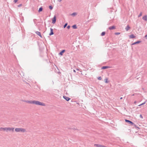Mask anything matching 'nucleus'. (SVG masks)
I'll return each instance as SVG.
<instances>
[{
    "instance_id": "obj_15",
    "label": "nucleus",
    "mask_w": 147,
    "mask_h": 147,
    "mask_svg": "<svg viewBox=\"0 0 147 147\" xmlns=\"http://www.w3.org/2000/svg\"><path fill=\"white\" fill-rule=\"evenodd\" d=\"M135 36L133 34H131L130 36V38H135Z\"/></svg>"
},
{
    "instance_id": "obj_10",
    "label": "nucleus",
    "mask_w": 147,
    "mask_h": 147,
    "mask_svg": "<svg viewBox=\"0 0 147 147\" xmlns=\"http://www.w3.org/2000/svg\"><path fill=\"white\" fill-rule=\"evenodd\" d=\"M142 19L145 21H146L147 20V16L145 15L143 16L142 18Z\"/></svg>"
},
{
    "instance_id": "obj_35",
    "label": "nucleus",
    "mask_w": 147,
    "mask_h": 147,
    "mask_svg": "<svg viewBox=\"0 0 147 147\" xmlns=\"http://www.w3.org/2000/svg\"><path fill=\"white\" fill-rule=\"evenodd\" d=\"M74 72H76V71H75V70H74Z\"/></svg>"
},
{
    "instance_id": "obj_25",
    "label": "nucleus",
    "mask_w": 147,
    "mask_h": 147,
    "mask_svg": "<svg viewBox=\"0 0 147 147\" xmlns=\"http://www.w3.org/2000/svg\"><path fill=\"white\" fill-rule=\"evenodd\" d=\"M98 79L99 80H101L102 79V78H101V77H99L98 78Z\"/></svg>"
},
{
    "instance_id": "obj_31",
    "label": "nucleus",
    "mask_w": 147,
    "mask_h": 147,
    "mask_svg": "<svg viewBox=\"0 0 147 147\" xmlns=\"http://www.w3.org/2000/svg\"><path fill=\"white\" fill-rule=\"evenodd\" d=\"M145 103H146V102H144V103H142V105H143Z\"/></svg>"
},
{
    "instance_id": "obj_22",
    "label": "nucleus",
    "mask_w": 147,
    "mask_h": 147,
    "mask_svg": "<svg viewBox=\"0 0 147 147\" xmlns=\"http://www.w3.org/2000/svg\"><path fill=\"white\" fill-rule=\"evenodd\" d=\"M49 8L51 10L53 8V7H52V6L51 5L49 6Z\"/></svg>"
},
{
    "instance_id": "obj_11",
    "label": "nucleus",
    "mask_w": 147,
    "mask_h": 147,
    "mask_svg": "<svg viewBox=\"0 0 147 147\" xmlns=\"http://www.w3.org/2000/svg\"><path fill=\"white\" fill-rule=\"evenodd\" d=\"M115 27L114 26H112L110 27L109 28V29L110 30H111L113 29H115Z\"/></svg>"
},
{
    "instance_id": "obj_4",
    "label": "nucleus",
    "mask_w": 147,
    "mask_h": 147,
    "mask_svg": "<svg viewBox=\"0 0 147 147\" xmlns=\"http://www.w3.org/2000/svg\"><path fill=\"white\" fill-rule=\"evenodd\" d=\"M125 121L126 122L128 123L130 125H134L135 126H136V125L131 121L126 119H125Z\"/></svg>"
},
{
    "instance_id": "obj_18",
    "label": "nucleus",
    "mask_w": 147,
    "mask_h": 147,
    "mask_svg": "<svg viewBox=\"0 0 147 147\" xmlns=\"http://www.w3.org/2000/svg\"><path fill=\"white\" fill-rule=\"evenodd\" d=\"M72 27L74 29H76L77 28V27L76 26V25H73L72 26Z\"/></svg>"
},
{
    "instance_id": "obj_19",
    "label": "nucleus",
    "mask_w": 147,
    "mask_h": 147,
    "mask_svg": "<svg viewBox=\"0 0 147 147\" xmlns=\"http://www.w3.org/2000/svg\"><path fill=\"white\" fill-rule=\"evenodd\" d=\"M105 34V32H102L101 33V36H104Z\"/></svg>"
},
{
    "instance_id": "obj_28",
    "label": "nucleus",
    "mask_w": 147,
    "mask_h": 147,
    "mask_svg": "<svg viewBox=\"0 0 147 147\" xmlns=\"http://www.w3.org/2000/svg\"><path fill=\"white\" fill-rule=\"evenodd\" d=\"M18 0H14V1H13V2L15 3H16L18 1Z\"/></svg>"
},
{
    "instance_id": "obj_9",
    "label": "nucleus",
    "mask_w": 147,
    "mask_h": 147,
    "mask_svg": "<svg viewBox=\"0 0 147 147\" xmlns=\"http://www.w3.org/2000/svg\"><path fill=\"white\" fill-rule=\"evenodd\" d=\"M65 50H62L61 52L59 53V55H62L63 53L65 52Z\"/></svg>"
},
{
    "instance_id": "obj_1",
    "label": "nucleus",
    "mask_w": 147,
    "mask_h": 147,
    "mask_svg": "<svg viewBox=\"0 0 147 147\" xmlns=\"http://www.w3.org/2000/svg\"><path fill=\"white\" fill-rule=\"evenodd\" d=\"M24 102H26L30 104H35L36 105H41L42 106H45V103L39 102L38 101L33 100V101H24Z\"/></svg>"
},
{
    "instance_id": "obj_21",
    "label": "nucleus",
    "mask_w": 147,
    "mask_h": 147,
    "mask_svg": "<svg viewBox=\"0 0 147 147\" xmlns=\"http://www.w3.org/2000/svg\"><path fill=\"white\" fill-rule=\"evenodd\" d=\"M142 16V12H141L139 15L138 16V17H140Z\"/></svg>"
},
{
    "instance_id": "obj_12",
    "label": "nucleus",
    "mask_w": 147,
    "mask_h": 147,
    "mask_svg": "<svg viewBox=\"0 0 147 147\" xmlns=\"http://www.w3.org/2000/svg\"><path fill=\"white\" fill-rule=\"evenodd\" d=\"M109 66H103L102 67H101V69H105L108 68H109Z\"/></svg>"
},
{
    "instance_id": "obj_29",
    "label": "nucleus",
    "mask_w": 147,
    "mask_h": 147,
    "mask_svg": "<svg viewBox=\"0 0 147 147\" xmlns=\"http://www.w3.org/2000/svg\"><path fill=\"white\" fill-rule=\"evenodd\" d=\"M70 28V26H68L67 27V28L68 29H69V28Z\"/></svg>"
},
{
    "instance_id": "obj_16",
    "label": "nucleus",
    "mask_w": 147,
    "mask_h": 147,
    "mask_svg": "<svg viewBox=\"0 0 147 147\" xmlns=\"http://www.w3.org/2000/svg\"><path fill=\"white\" fill-rule=\"evenodd\" d=\"M42 7H41L40 8L38 9V11L39 12H40L42 10Z\"/></svg>"
},
{
    "instance_id": "obj_33",
    "label": "nucleus",
    "mask_w": 147,
    "mask_h": 147,
    "mask_svg": "<svg viewBox=\"0 0 147 147\" xmlns=\"http://www.w3.org/2000/svg\"><path fill=\"white\" fill-rule=\"evenodd\" d=\"M36 20V19H34V20H33L34 22V23H35V20Z\"/></svg>"
},
{
    "instance_id": "obj_26",
    "label": "nucleus",
    "mask_w": 147,
    "mask_h": 147,
    "mask_svg": "<svg viewBox=\"0 0 147 147\" xmlns=\"http://www.w3.org/2000/svg\"><path fill=\"white\" fill-rule=\"evenodd\" d=\"M120 33L119 32H116L115 33V35H118V34H120Z\"/></svg>"
},
{
    "instance_id": "obj_17",
    "label": "nucleus",
    "mask_w": 147,
    "mask_h": 147,
    "mask_svg": "<svg viewBox=\"0 0 147 147\" xmlns=\"http://www.w3.org/2000/svg\"><path fill=\"white\" fill-rule=\"evenodd\" d=\"M76 15H77V13L76 12H74L71 14V15L73 16H75Z\"/></svg>"
},
{
    "instance_id": "obj_36",
    "label": "nucleus",
    "mask_w": 147,
    "mask_h": 147,
    "mask_svg": "<svg viewBox=\"0 0 147 147\" xmlns=\"http://www.w3.org/2000/svg\"><path fill=\"white\" fill-rule=\"evenodd\" d=\"M120 99H122V97H121Z\"/></svg>"
},
{
    "instance_id": "obj_20",
    "label": "nucleus",
    "mask_w": 147,
    "mask_h": 147,
    "mask_svg": "<svg viewBox=\"0 0 147 147\" xmlns=\"http://www.w3.org/2000/svg\"><path fill=\"white\" fill-rule=\"evenodd\" d=\"M67 23H65V25L63 26V28H65L67 26Z\"/></svg>"
},
{
    "instance_id": "obj_24",
    "label": "nucleus",
    "mask_w": 147,
    "mask_h": 147,
    "mask_svg": "<svg viewBox=\"0 0 147 147\" xmlns=\"http://www.w3.org/2000/svg\"><path fill=\"white\" fill-rule=\"evenodd\" d=\"M22 6V4H20V5H18V7H20Z\"/></svg>"
},
{
    "instance_id": "obj_6",
    "label": "nucleus",
    "mask_w": 147,
    "mask_h": 147,
    "mask_svg": "<svg viewBox=\"0 0 147 147\" xmlns=\"http://www.w3.org/2000/svg\"><path fill=\"white\" fill-rule=\"evenodd\" d=\"M53 29L52 28H50V34H49V35L50 36H51V35H52L54 34V33L53 32Z\"/></svg>"
},
{
    "instance_id": "obj_30",
    "label": "nucleus",
    "mask_w": 147,
    "mask_h": 147,
    "mask_svg": "<svg viewBox=\"0 0 147 147\" xmlns=\"http://www.w3.org/2000/svg\"><path fill=\"white\" fill-rule=\"evenodd\" d=\"M145 37L146 39H147V34L145 36Z\"/></svg>"
},
{
    "instance_id": "obj_2",
    "label": "nucleus",
    "mask_w": 147,
    "mask_h": 147,
    "mask_svg": "<svg viewBox=\"0 0 147 147\" xmlns=\"http://www.w3.org/2000/svg\"><path fill=\"white\" fill-rule=\"evenodd\" d=\"M14 128L13 127H2L0 128V131H5L7 132L8 131H11L13 132L14 131Z\"/></svg>"
},
{
    "instance_id": "obj_5",
    "label": "nucleus",
    "mask_w": 147,
    "mask_h": 147,
    "mask_svg": "<svg viewBox=\"0 0 147 147\" xmlns=\"http://www.w3.org/2000/svg\"><path fill=\"white\" fill-rule=\"evenodd\" d=\"M56 22V17L55 16H54V17L53 18V19L52 23L54 24Z\"/></svg>"
},
{
    "instance_id": "obj_3",
    "label": "nucleus",
    "mask_w": 147,
    "mask_h": 147,
    "mask_svg": "<svg viewBox=\"0 0 147 147\" xmlns=\"http://www.w3.org/2000/svg\"><path fill=\"white\" fill-rule=\"evenodd\" d=\"M15 130L17 132H24L26 131L25 129L20 128H16Z\"/></svg>"
},
{
    "instance_id": "obj_23",
    "label": "nucleus",
    "mask_w": 147,
    "mask_h": 147,
    "mask_svg": "<svg viewBox=\"0 0 147 147\" xmlns=\"http://www.w3.org/2000/svg\"><path fill=\"white\" fill-rule=\"evenodd\" d=\"M105 82L106 83H107L108 82V79L107 78H106L105 80Z\"/></svg>"
},
{
    "instance_id": "obj_7",
    "label": "nucleus",
    "mask_w": 147,
    "mask_h": 147,
    "mask_svg": "<svg viewBox=\"0 0 147 147\" xmlns=\"http://www.w3.org/2000/svg\"><path fill=\"white\" fill-rule=\"evenodd\" d=\"M63 97L64 99H65L67 101H68L70 99V98L65 96H63Z\"/></svg>"
},
{
    "instance_id": "obj_14",
    "label": "nucleus",
    "mask_w": 147,
    "mask_h": 147,
    "mask_svg": "<svg viewBox=\"0 0 147 147\" xmlns=\"http://www.w3.org/2000/svg\"><path fill=\"white\" fill-rule=\"evenodd\" d=\"M130 28V27L128 25H127L126 26V27L125 28V29L127 31H128L129 30Z\"/></svg>"
},
{
    "instance_id": "obj_32",
    "label": "nucleus",
    "mask_w": 147,
    "mask_h": 147,
    "mask_svg": "<svg viewBox=\"0 0 147 147\" xmlns=\"http://www.w3.org/2000/svg\"><path fill=\"white\" fill-rule=\"evenodd\" d=\"M62 0H58V1L59 2H61Z\"/></svg>"
},
{
    "instance_id": "obj_27",
    "label": "nucleus",
    "mask_w": 147,
    "mask_h": 147,
    "mask_svg": "<svg viewBox=\"0 0 147 147\" xmlns=\"http://www.w3.org/2000/svg\"><path fill=\"white\" fill-rule=\"evenodd\" d=\"M140 118H142V119L143 118V117L142 116V115H140Z\"/></svg>"
},
{
    "instance_id": "obj_13",
    "label": "nucleus",
    "mask_w": 147,
    "mask_h": 147,
    "mask_svg": "<svg viewBox=\"0 0 147 147\" xmlns=\"http://www.w3.org/2000/svg\"><path fill=\"white\" fill-rule=\"evenodd\" d=\"M141 41H137L134 42V43L132 44V45H134L137 44H138L140 43Z\"/></svg>"
},
{
    "instance_id": "obj_34",
    "label": "nucleus",
    "mask_w": 147,
    "mask_h": 147,
    "mask_svg": "<svg viewBox=\"0 0 147 147\" xmlns=\"http://www.w3.org/2000/svg\"><path fill=\"white\" fill-rule=\"evenodd\" d=\"M142 105V104H141L140 105H139V106H140Z\"/></svg>"
},
{
    "instance_id": "obj_8",
    "label": "nucleus",
    "mask_w": 147,
    "mask_h": 147,
    "mask_svg": "<svg viewBox=\"0 0 147 147\" xmlns=\"http://www.w3.org/2000/svg\"><path fill=\"white\" fill-rule=\"evenodd\" d=\"M35 33L37 34L39 36H40L41 38H42V36L41 34V33H40V32L38 31H37L35 32Z\"/></svg>"
}]
</instances>
